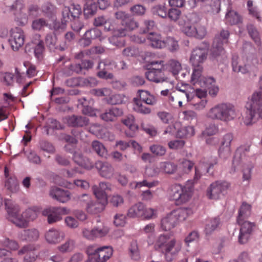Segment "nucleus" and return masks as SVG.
<instances>
[{
	"instance_id": "obj_43",
	"label": "nucleus",
	"mask_w": 262,
	"mask_h": 262,
	"mask_svg": "<svg viewBox=\"0 0 262 262\" xmlns=\"http://www.w3.org/2000/svg\"><path fill=\"white\" fill-rule=\"evenodd\" d=\"M92 150L95 151L99 156L105 157L107 151L104 145L97 140L93 141L91 144Z\"/></svg>"
},
{
	"instance_id": "obj_17",
	"label": "nucleus",
	"mask_w": 262,
	"mask_h": 262,
	"mask_svg": "<svg viewBox=\"0 0 262 262\" xmlns=\"http://www.w3.org/2000/svg\"><path fill=\"white\" fill-rule=\"evenodd\" d=\"M96 201H91L86 206V211L90 214H97L102 211L107 202H106L104 195L103 196L97 193Z\"/></svg>"
},
{
	"instance_id": "obj_20",
	"label": "nucleus",
	"mask_w": 262,
	"mask_h": 262,
	"mask_svg": "<svg viewBox=\"0 0 262 262\" xmlns=\"http://www.w3.org/2000/svg\"><path fill=\"white\" fill-rule=\"evenodd\" d=\"M101 34L102 32L99 29H91L85 32L83 37L80 40L79 43L83 47H88L91 44L93 40L99 39L100 41H101L102 39Z\"/></svg>"
},
{
	"instance_id": "obj_41",
	"label": "nucleus",
	"mask_w": 262,
	"mask_h": 262,
	"mask_svg": "<svg viewBox=\"0 0 262 262\" xmlns=\"http://www.w3.org/2000/svg\"><path fill=\"white\" fill-rule=\"evenodd\" d=\"M93 0H84L85 4L84 7V14L85 16L91 17L96 14L97 10V4L92 2Z\"/></svg>"
},
{
	"instance_id": "obj_59",
	"label": "nucleus",
	"mask_w": 262,
	"mask_h": 262,
	"mask_svg": "<svg viewBox=\"0 0 262 262\" xmlns=\"http://www.w3.org/2000/svg\"><path fill=\"white\" fill-rule=\"evenodd\" d=\"M150 151L154 155L158 156H162L166 152V148L159 144H154L150 146Z\"/></svg>"
},
{
	"instance_id": "obj_58",
	"label": "nucleus",
	"mask_w": 262,
	"mask_h": 262,
	"mask_svg": "<svg viewBox=\"0 0 262 262\" xmlns=\"http://www.w3.org/2000/svg\"><path fill=\"white\" fill-rule=\"evenodd\" d=\"M114 224L117 227L124 226L126 224V215L121 213H118L114 217Z\"/></svg>"
},
{
	"instance_id": "obj_16",
	"label": "nucleus",
	"mask_w": 262,
	"mask_h": 262,
	"mask_svg": "<svg viewBox=\"0 0 262 262\" xmlns=\"http://www.w3.org/2000/svg\"><path fill=\"white\" fill-rule=\"evenodd\" d=\"M108 228L102 225L100 227H95L91 230L84 228L82 230V233L85 238L90 241H94L97 238L105 236L108 233Z\"/></svg>"
},
{
	"instance_id": "obj_18",
	"label": "nucleus",
	"mask_w": 262,
	"mask_h": 262,
	"mask_svg": "<svg viewBox=\"0 0 262 262\" xmlns=\"http://www.w3.org/2000/svg\"><path fill=\"white\" fill-rule=\"evenodd\" d=\"M246 205L243 203L239 209L237 222L241 226L238 242L240 244H244L246 240V227L245 225L246 217Z\"/></svg>"
},
{
	"instance_id": "obj_14",
	"label": "nucleus",
	"mask_w": 262,
	"mask_h": 262,
	"mask_svg": "<svg viewBox=\"0 0 262 262\" xmlns=\"http://www.w3.org/2000/svg\"><path fill=\"white\" fill-rule=\"evenodd\" d=\"M9 41L14 51L18 50L24 44L25 35L23 30L18 27L12 29Z\"/></svg>"
},
{
	"instance_id": "obj_27",
	"label": "nucleus",
	"mask_w": 262,
	"mask_h": 262,
	"mask_svg": "<svg viewBox=\"0 0 262 262\" xmlns=\"http://www.w3.org/2000/svg\"><path fill=\"white\" fill-rule=\"evenodd\" d=\"M176 222L179 224L180 222L185 221L193 212L191 208H180L171 212Z\"/></svg>"
},
{
	"instance_id": "obj_21",
	"label": "nucleus",
	"mask_w": 262,
	"mask_h": 262,
	"mask_svg": "<svg viewBox=\"0 0 262 262\" xmlns=\"http://www.w3.org/2000/svg\"><path fill=\"white\" fill-rule=\"evenodd\" d=\"M220 36L224 40L220 41V38L215 37L212 44V53L214 56H217L224 53L223 47V41L227 42V39L229 36L228 30H223L220 32Z\"/></svg>"
},
{
	"instance_id": "obj_36",
	"label": "nucleus",
	"mask_w": 262,
	"mask_h": 262,
	"mask_svg": "<svg viewBox=\"0 0 262 262\" xmlns=\"http://www.w3.org/2000/svg\"><path fill=\"white\" fill-rule=\"evenodd\" d=\"M246 159V149L241 147L237 149L233 160V166L234 168L242 166Z\"/></svg>"
},
{
	"instance_id": "obj_62",
	"label": "nucleus",
	"mask_w": 262,
	"mask_h": 262,
	"mask_svg": "<svg viewBox=\"0 0 262 262\" xmlns=\"http://www.w3.org/2000/svg\"><path fill=\"white\" fill-rule=\"evenodd\" d=\"M157 216V210L151 208H147L144 205L143 214L142 217L145 219L149 220L155 218Z\"/></svg>"
},
{
	"instance_id": "obj_3",
	"label": "nucleus",
	"mask_w": 262,
	"mask_h": 262,
	"mask_svg": "<svg viewBox=\"0 0 262 262\" xmlns=\"http://www.w3.org/2000/svg\"><path fill=\"white\" fill-rule=\"evenodd\" d=\"M155 248L164 253L166 259L171 261L173 256L180 250L181 247L176 244L174 238H171L168 234H161L155 241Z\"/></svg>"
},
{
	"instance_id": "obj_47",
	"label": "nucleus",
	"mask_w": 262,
	"mask_h": 262,
	"mask_svg": "<svg viewBox=\"0 0 262 262\" xmlns=\"http://www.w3.org/2000/svg\"><path fill=\"white\" fill-rule=\"evenodd\" d=\"M93 24L96 27L104 26L107 31L111 30L110 20L108 18L104 16H99L94 19Z\"/></svg>"
},
{
	"instance_id": "obj_54",
	"label": "nucleus",
	"mask_w": 262,
	"mask_h": 262,
	"mask_svg": "<svg viewBox=\"0 0 262 262\" xmlns=\"http://www.w3.org/2000/svg\"><path fill=\"white\" fill-rule=\"evenodd\" d=\"M56 36L55 34H48L45 38V43L50 50L57 48L56 47Z\"/></svg>"
},
{
	"instance_id": "obj_9",
	"label": "nucleus",
	"mask_w": 262,
	"mask_h": 262,
	"mask_svg": "<svg viewBox=\"0 0 262 262\" xmlns=\"http://www.w3.org/2000/svg\"><path fill=\"white\" fill-rule=\"evenodd\" d=\"M86 252L89 255L94 256L95 262H106L112 256L113 250L110 246L91 245L88 247Z\"/></svg>"
},
{
	"instance_id": "obj_51",
	"label": "nucleus",
	"mask_w": 262,
	"mask_h": 262,
	"mask_svg": "<svg viewBox=\"0 0 262 262\" xmlns=\"http://www.w3.org/2000/svg\"><path fill=\"white\" fill-rule=\"evenodd\" d=\"M129 250L130 252V256L132 259L136 260L140 259V256L136 241H133L130 243Z\"/></svg>"
},
{
	"instance_id": "obj_48",
	"label": "nucleus",
	"mask_w": 262,
	"mask_h": 262,
	"mask_svg": "<svg viewBox=\"0 0 262 262\" xmlns=\"http://www.w3.org/2000/svg\"><path fill=\"white\" fill-rule=\"evenodd\" d=\"M193 72L191 77V83L195 85L196 83H200V80L204 77L202 76L203 70L202 66H193Z\"/></svg>"
},
{
	"instance_id": "obj_30",
	"label": "nucleus",
	"mask_w": 262,
	"mask_h": 262,
	"mask_svg": "<svg viewBox=\"0 0 262 262\" xmlns=\"http://www.w3.org/2000/svg\"><path fill=\"white\" fill-rule=\"evenodd\" d=\"M51 196L61 203H65L70 199V193L68 191L57 187H52L50 190Z\"/></svg>"
},
{
	"instance_id": "obj_34",
	"label": "nucleus",
	"mask_w": 262,
	"mask_h": 262,
	"mask_svg": "<svg viewBox=\"0 0 262 262\" xmlns=\"http://www.w3.org/2000/svg\"><path fill=\"white\" fill-rule=\"evenodd\" d=\"M111 189L112 185L108 182H100L98 186L97 185H94L92 187V190L95 196H97V193L101 195H103V196L104 195L106 202H107L106 192L111 191Z\"/></svg>"
},
{
	"instance_id": "obj_53",
	"label": "nucleus",
	"mask_w": 262,
	"mask_h": 262,
	"mask_svg": "<svg viewBox=\"0 0 262 262\" xmlns=\"http://www.w3.org/2000/svg\"><path fill=\"white\" fill-rule=\"evenodd\" d=\"M0 244L2 246L7 247L11 250L15 251L19 248V245L16 242L10 240L8 238H5L0 241Z\"/></svg>"
},
{
	"instance_id": "obj_1",
	"label": "nucleus",
	"mask_w": 262,
	"mask_h": 262,
	"mask_svg": "<svg viewBox=\"0 0 262 262\" xmlns=\"http://www.w3.org/2000/svg\"><path fill=\"white\" fill-rule=\"evenodd\" d=\"M5 206L8 220L19 228L27 227L29 222L35 220L41 211L40 207L33 206L26 209L20 215L19 213L20 209L19 205L9 200L5 201Z\"/></svg>"
},
{
	"instance_id": "obj_64",
	"label": "nucleus",
	"mask_w": 262,
	"mask_h": 262,
	"mask_svg": "<svg viewBox=\"0 0 262 262\" xmlns=\"http://www.w3.org/2000/svg\"><path fill=\"white\" fill-rule=\"evenodd\" d=\"M44 50L43 42L42 40H39L34 48V54L38 60H41L42 58Z\"/></svg>"
},
{
	"instance_id": "obj_13",
	"label": "nucleus",
	"mask_w": 262,
	"mask_h": 262,
	"mask_svg": "<svg viewBox=\"0 0 262 262\" xmlns=\"http://www.w3.org/2000/svg\"><path fill=\"white\" fill-rule=\"evenodd\" d=\"M68 213L69 210L64 207H49L42 211V214L48 216V222L49 224L60 221L62 215Z\"/></svg>"
},
{
	"instance_id": "obj_5",
	"label": "nucleus",
	"mask_w": 262,
	"mask_h": 262,
	"mask_svg": "<svg viewBox=\"0 0 262 262\" xmlns=\"http://www.w3.org/2000/svg\"><path fill=\"white\" fill-rule=\"evenodd\" d=\"M138 94L139 98H134L133 99V110L138 113L149 114L151 113V109L143 105L142 102L149 105H155L158 102L157 97L144 90H139Z\"/></svg>"
},
{
	"instance_id": "obj_33",
	"label": "nucleus",
	"mask_w": 262,
	"mask_h": 262,
	"mask_svg": "<svg viewBox=\"0 0 262 262\" xmlns=\"http://www.w3.org/2000/svg\"><path fill=\"white\" fill-rule=\"evenodd\" d=\"M89 122V119L85 116L72 115L67 119V123L70 126L82 127L86 126Z\"/></svg>"
},
{
	"instance_id": "obj_11",
	"label": "nucleus",
	"mask_w": 262,
	"mask_h": 262,
	"mask_svg": "<svg viewBox=\"0 0 262 262\" xmlns=\"http://www.w3.org/2000/svg\"><path fill=\"white\" fill-rule=\"evenodd\" d=\"M182 31L187 36L199 39L204 38L207 34L206 28L198 23L193 24H185Z\"/></svg>"
},
{
	"instance_id": "obj_60",
	"label": "nucleus",
	"mask_w": 262,
	"mask_h": 262,
	"mask_svg": "<svg viewBox=\"0 0 262 262\" xmlns=\"http://www.w3.org/2000/svg\"><path fill=\"white\" fill-rule=\"evenodd\" d=\"M193 165L194 163L192 161L184 159L180 164L179 168L182 169L183 173H187L191 171Z\"/></svg>"
},
{
	"instance_id": "obj_10",
	"label": "nucleus",
	"mask_w": 262,
	"mask_h": 262,
	"mask_svg": "<svg viewBox=\"0 0 262 262\" xmlns=\"http://www.w3.org/2000/svg\"><path fill=\"white\" fill-rule=\"evenodd\" d=\"M230 186V184L226 181H215L207 188L206 195L210 200H218L227 193Z\"/></svg>"
},
{
	"instance_id": "obj_26",
	"label": "nucleus",
	"mask_w": 262,
	"mask_h": 262,
	"mask_svg": "<svg viewBox=\"0 0 262 262\" xmlns=\"http://www.w3.org/2000/svg\"><path fill=\"white\" fill-rule=\"evenodd\" d=\"M36 247L34 245H28L24 246L18 252V255L26 254L24 258V262H34L36 260L37 255L35 253L34 251Z\"/></svg>"
},
{
	"instance_id": "obj_57",
	"label": "nucleus",
	"mask_w": 262,
	"mask_h": 262,
	"mask_svg": "<svg viewBox=\"0 0 262 262\" xmlns=\"http://www.w3.org/2000/svg\"><path fill=\"white\" fill-rule=\"evenodd\" d=\"M104 130V129L102 126L97 124L92 125L90 128V132L91 133L100 138H105V136L103 134Z\"/></svg>"
},
{
	"instance_id": "obj_4",
	"label": "nucleus",
	"mask_w": 262,
	"mask_h": 262,
	"mask_svg": "<svg viewBox=\"0 0 262 262\" xmlns=\"http://www.w3.org/2000/svg\"><path fill=\"white\" fill-rule=\"evenodd\" d=\"M191 181H188L185 185L175 184L171 186L169 194L171 200L174 201L176 204L181 205L188 202L192 196L193 187L189 185Z\"/></svg>"
},
{
	"instance_id": "obj_8",
	"label": "nucleus",
	"mask_w": 262,
	"mask_h": 262,
	"mask_svg": "<svg viewBox=\"0 0 262 262\" xmlns=\"http://www.w3.org/2000/svg\"><path fill=\"white\" fill-rule=\"evenodd\" d=\"M251 105L248 112L249 118L247 119V125L252 124L255 114L257 113L259 117L262 119V88L259 91H256L252 95Z\"/></svg>"
},
{
	"instance_id": "obj_44",
	"label": "nucleus",
	"mask_w": 262,
	"mask_h": 262,
	"mask_svg": "<svg viewBox=\"0 0 262 262\" xmlns=\"http://www.w3.org/2000/svg\"><path fill=\"white\" fill-rule=\"evenodd\" d=\"M241 17L234 10H229L226 15L225 22L229 25H235L240 23Z\"/></svg>"
},
{
	"instance_id": "obj_40",
	"label": "nucleus",
	"mask_w": 262,
	"mask_h": 262,
	"mask_svg": "<svg viewBox=\"0 0 262 262\" xmlns=\"http://www.w3.org/2000/svg\"><path fill=\"white\" fill-rule=\"evenodd\" d=\"M39 237V232L35 229L25 230L21 234L22 240L29 242L35 241Z\"/></svg>"
},
{
	"instance_id": "obj_19",
	"label": "nucleus",
	"mask_w": 262,
	"mask_h": 262,
	"mask_svg": "<svg viewBox=\"0 0 262 262\" xmlns=\"http://www.w3.org/2000/svg\"><path fill=\"white\" fill-rule=\"evenodd\" d=\"M208 54V50L204 48H196L192 53L190 58V61L192 66H202V63L206 60Z\"/></svg>"
},
{
	"instance_id": "obj_42",
	"label": "nucleus",
	"mask_w": 262,
	"mask_h": 262,
	"mask_svg": "<svg viewBox=\"0 0 262 262\" xmlns=\"http://www.w3.org/2000/svg\"><path fill=\"white\" fill-rule=\"evenodd\" d=\"M61 185L69 189L74 187L75 186L83 189H86L90 187L89 183L87 181L82 180H75L74 183L65 181L61 184Z\"/></svg>"
},
{
	"instance_id": "obj_45",
	"label": "nucleus",
	"mask_w": 262,
	"mask_h": 262,
	"mask_svg": "<svg viewBox=\"0 0 262 262\" xmlns=\"http://www.w3.org/2000/svg\"><path fill=\"white\" fill-rule=\"evenodd\" d=\"M5 187L11 192H17L19 190V185L17 179L14 177L7 178L5 182Z\"/></svg>"
},
{
	"instance_id": "obj_49",
	"label": "nucleus",
	"mask_w": 262,
	"mask_h": 262,
	"mask_svg": "<svg viewBox=\"0 0 262 262\" xmlns=\"http://www.w3.org/2000/svg\"><path fill=\"white\" fill-rule=\"evenodd\" d=\"M75 241L74 239L69 238L66 242L58 247V250L62 252H68L72 251L75 248Z\"/></svg>"
},
{
	"instance_id": "obj_28",
	"label": "nucleus",
	"mask_w": 262,
	"mask_h": 262,
	"mask_svg": "<svg viewBox=\"0 0 262 262\" xmlns=\"http://www.w3.org/2000/svg\"><path fill=\"white\" fill-rule=\"evenodd\" d=\"M149 45L154 48L162 49L166 47V42L160 34L151 32L146 37Z\"/></svg>"
},
{
	"instance_id": "obj_24",
	"label": "nucleus",
	"mask_w": 262,
	"mask_h": 262,
	"mask_svg": "<svg viewBox=\"0 0 262 262\" xmlns=\"http://www.w3.org/2000/svg\"><path fill=\"white\" fill-rule=\"evenodd\" d=\"M123 114L122 109L117 107L106 110V111L100 115V118L106 122H115L118 118L122 116Z\"/></svg>"
},
{
	"instance_id": "obj_7",
	"label": "nucleus",
	"mask_w": 262,
	"mask_h": 262,
	"mask_svg": "<svg viewBox=\"0 0 262 262\" xmlns=\"http://www.w3.org/2000/svg\"><path fill=\"white\" fill-rule=\"evenodd\" d=\"M124 29H116L113 32V35L109 38L110 43L118 47H121L124 46L125 42L121 37L126 35L127 30L132 31L139 27L137 21L129 17L124 22Z\"/></svg>"
},
{
	"instance_id": "obj_37",
	"label": "nucleus",
	"mask_w": 262,
	"mask_h": 262,
	"mask_svg": "<svg viewBox=\"0 0 262 262\" xmlns=\"http://www.w3.org/2000/svg\"><path fill=\"white\" fill-rule=\"evenodd\" d=\"M144 204L139 202L131 206L127 212V215L130 217H142L143 214Z\"/></svg>"
},
{
	"instance_id": "obj_50",
	"label": "nucleus",
	"mask_w": 262,
	"mask_h": 262,
	"mask_svg": "<svg viewBox=\"0 0 262 262\" xmlns=\"http://www.w3.org/2000/svg\"><path fill=\"white\" fill-rule=\"evenodd\" d=\"M152 10L154 14H157L162 18L167 17L168 11L165 3L155 6L152 8Z\"/></svg>"
},
{
	"instance_id": "obj_55",
	"label": "nucleus",
	"mask_w": 262,
	"mask_h": 262,
	"mask_svg": "<svg viewBox=\"0 0 262 262\" xmlns=\"http://www.w3.org/2000/svg\"><path fill=\"white\" fill-rule=\"evenodd\" d=\"M105 100L108 104L112 105H116L120 104L123 101V98L122 96L119 94H112L111 93L110 96L105 97Z\"/></svg>"
},
{
	"instance_id": "obj_22",
	"label": "nucleus",
	"mask_w": 262,
	"mask_h": 262,
	"mask_svg": "<svg viewBox=\"0 0 262 262\" xmlns=\"http://www.w3.org/2000/svg\"><path fill=\"white\" fill-rule=\"evenodd\" d=\"M95 167L99 174L105 179H111L114 175V169L107 162L98 161L95 163Z\"/></svg>"
},
{
	"instance_id": "obj_38",
	"label": "nucleus",
	"mask_w": 262,
	"mask_h": 262,
	"mask_svg": "<svg viewBox=\"0 0 262 262\" xmlns=\"http://www.w3.org/2000/svg\"><path fill=\"white\" fill-rule=\"evenodd\" d=\"M220 224V219L218 217H215L208 220L206 221L205 227V233L207 235L211 234L219 227Z\"/></svg>"
},
{
	"instance_id": "obj_32",
	"label": "nucleus",
	"mask_w": 262,
	"mask_h": 262,
	"mask_svg": "<svg viewBox=\"0 0 262 262\" xmlns=\"http://www.w3.org/2000/svg\"><path fill=\"white\" fill-rule=\"evenodd\" d=\"M73 159L76 163L85 169L90 170L94 167L93 163L89 159L84 157L80 152H74Z\"/></svg>"
},
{
	"instance_id": "obj_52",
	"label": "nucleus",
	"mask_w": 262,
	"mask_h": 262,
	"mask_svg": "<svg viewBox=\"0 0 262 262\" xmlns=\"http://www.w3.org/2000/svg\"><path fill=\"white\" fill-rule=\"evenodd\" d=\"M194 129L192 126L182 127L177 132V136L179 138H184L194 135Z\"/></svg>"
},
{
	"instance_id": "obj_61",
	"label": "nucleus",
	"mask_w": 262,
	"mask_h": 262,
	"mask_svg": "<svg viewBox=\"0 0 262 262\" xmlns=\"http://www.w3.org/2000/svg\"><path fill=\"white\" fill-rule=\"evenodd\" d=\"M181 14V11L179 9L171 8L168 10L167 17L171 20L176 21L180 18Z\"/></svg>"
},
{
	"instance_id": "obj_25",
	"label": "nucleus",
	"mask_w": 262,
	"mask_h": 262,
	"mask_svg": "<svg viewBox=\"0 0 262 262\" xmlns=\"http://www.w3.org/2000/svg\"><path fill=\"white\" fill-rule=\"evenodd\" d=\"M72 134L74 136V137L70 135H66L64 138L65 141L70 143L65 146L66 150L69 152H72V149L71 148V147H73V144H76L77 143V139L84 140V137H86V135H84L83 132L77 130L76 129H74L72 130Z\"/></svg>"
},
{
	"instance_id": "obj_31",
	"label": "nucleus",
	"mask_w": 262,
	"mask_h": 262,
	"mask_svg": "<svg viewBox=\"0 0 262 262\" xmlns=\"http://www.w3.org/2000/svg\"><path fill=\"white\" fill-rule=\"evenodd\" d=\"M121 122L129 129V131L125 132L126 135L129 137H134L138 129V126L135 123L134 117L132 115H129L122 119Z\"/></svg>"
},
{
	"instance_id": "obj_23",
	"label": "nucleus",
	"mask_w": 262,
	"mask_h": 262,
	"mask_svg": "<svg viewBox=\"0 0 262 262\" xmlns=\"http://www.w3.org/2000/svg\"><path fill=\"white\" fill-rule=\"evenodd\" d=\"M65 237L64 232L55 229H50L45 235V238L48 243L57 244L60 243Z\"/></svg>"
},
{
	"instance_id": "obj_2",
	"label": "nucleus",
	"mask_w": 262,
	"mask_h": 262,
	"mask_svg": "<svg viewBox=\"0 0 262 262\" xmlns=\"http://www.w3.org/2000/svg\"><path fill=\"white\" fill-rule=\"evenodd\" d=\"M206 117L211 120L228 123L236 117V112L232 104L222 103L211 107L207 113Z\"/></svg>"
},
{
	"instance_id": "obj_46",
	"label": "nucleus",
	"mask_w": 262,
	"mask_h": 262,
	"mask_svg": "<svg viewBox=\"0 0 262 262\" xmlns=\"http://www.w3.org/2000/svg\"><path fill=\"white\" fill-rule=\"evenodd\" d=\"M42 12L49 18H53L56 13V7L49 2L45 3L42 6Z\"/></svg>"
},
{
	"instance_id": "obj_56",
	"label": "nucleus",
	"mask_w": 262,
	"mask_h": 262,
	"mask_svg": "<svg viewBox=\"0 0 262 262\" xmlns=\"http://www.w3.org/2000/svg\"><path fill=\"white\" fill-rule=\"evenodd\" d=\"M160 168L162 172L166 173H172L176 169V166L173 163L167 162L160 163Z\"/></svg>"
},
{
	"instance_id": "obj_15",
	"label": "nucleus",
	"mask_w": 262,
	"mask_h": 262,
	"mask_svg": "<svg viewBox=\"0 0 262 262\" xmlns=\"http://www.w3.org/2000/svg\"><path fill=\"white\" fill-rule=\"evenodd\" d=\"M116 68V63L110 59H105L101 61L98 64V69L99 71L97 73V76L104 79H112L113 74L107 72L108 70H113Z\"/></svg>"
},
{
	"instance_id": "obj_12",
	"label": "nucleus",
	"mask_w": 262,
	"mask_h": 262,
	"mask_svg": "<svg viewBox=\"0 0 262 262\" xmlns=\"http://www.w3.org/2000/svg\"><path fill=\"white\" fill-rule=\"evenodd\" d=\"M164 61L162 60L154 61L151 64L152 66L155 64H159L160 68H152L150 69L145 73L146 78L150 81L156 83H160L164 81L166 79L162 69L164 66Z\"/></svg>"
},
{
	"instance_id": "obj_29",
	"label": "nucleus",
	"mask_w": 262,
	"mask_h": 262,
	"mask_svg": "<svg viewBox=\"0 0 262 262\" xmlns=\"http://www.w3.org/2000/svg\"><path fill=\"white\" fill-rule=\"evenodd\" d=\"M24 9V5L20 1H17L10 8V10L13 12L17 20L20 21L21 23H24L27 19V14L23 12Z\"/></svg>"
},
{
	"instance_id": "obj_6",
	"label": "nucleus",
	"mask_w": 262,
	"mask_h": 262,
	"mask_svg": "<svg viewBox=\"0 0 262 262\" xmlns=\"http://www.w3.org/2000/svg\"><path fill=\"white\" fill-rule=\"evenodd\" d=\"M81 14V8L78 4H72L70 7H64L62 11V16L63 21L67 22L69 20H74L71 24L72 29L77 32L83 28V23L77 20Z\"/></svg>"
},
{
	"instance_id": "obj_35",
	"label": "nucleus",
	"mask_w": 262,
	"mask_h": 262,
	"mask_svg": "<svg viewBox=\"0 0 262 262\" xmlns=\"http://www.w3.org/2000/svg\"><path fill=\"white\" fill-rule=\"evenodd\" d=\"M178 224L171 212L161 219V227L164 231H169L174 228Z\"/></svg>"
},
{
	"instance_id": "obj_63",
	"label": "nucleus",
	"mask_w": 262,
	"mask_h": 262,
	"mask_svg": "<svg viewBox=\"0 0 262 262\" xmlns=\"http://www.w3.org/2000/svg\"><path fill=\"white\" fill-rule=\"evenodd\" d=\"M218 155L221 159H228L231 155V147H226L225 146L220 145L218 150Z\"/></svg>"
},
{
	"instance_id": "obj_39",
	"label": "nucleus",
	"mask_w": 262,
	"mask_h": 262,
	"mask_svg": "<svg viewBox=\"0 0 262 262\" xmlns=\"http://www.w3.org/2000/svg\"><path fill=\"white\" fill-rule=\"evenodd\" d=\"M166 69L170 72L173 76L176 78H180L178 76L179 73L182 70V66L180 62L174 59H171L166 65Z\"/></svg>"
}]
</instances>
